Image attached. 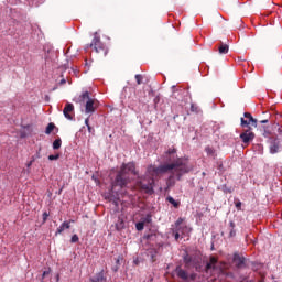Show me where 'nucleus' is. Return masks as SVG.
Listing matches in <instances>:
<instances>
[{"label":"nucleus","instance_id":"15","mask_svg":"<svg viewBox=\"0 0 282 282\" xmlns=\"http://www.w3.org/2000/svg\"><path fill=\"white\" fill-rule=\"evenodd\" d=\"M228 44H221L219 47H218V52L219 54H228Z\"/></svg>","mask_w":282,"mask_h":282},{"label":"nucleus","instance_id":"3","mask_svg":"<svg viewBox=\"0 0 282 282\" xmlns=\"http://www.w3.org/2000/svg\"><path fill=\"white\" fill-rule=\"evenodd\" d=\"M268 144H269V151L272 155H274L275 153H281V151H282V138L272 135V137L269 138Z\"/></svg>","mask_w":282,"mask_h":282},{"label":"nucleus","instance_id":"33","mask_svg":"<svg viewBox=\"0 0 282 282\" xmlns=\"http://www.w3.org/2000/svg\"><path fill=\"white\" fill-rule=\"evenodd\" d=\"M43 217H44V221H45V219H47V217H50V215L47 213H44Z\"/></svg>","mask_w":282,"mask_h":282},{"label":"nucleus","instance_id":"10","mask_svg":"<svg viewBox=\"0 0 282 282\" xmlns=\"http://www.w3.org/2000/svg\"><path fill=\"white\" fill-rule=\"evenodd\" d=\"M175 272H176V276H178V279H182V281H188V272H186L185 270H183L180 267L176 268Z\"/></svg>","mask_w":282,"mask_h":282},{"label":"nucleus","instance_id":"20","mask_svg":"<svg viewBox=\"0 0 282 282\" xmlns=\"http://www.w3.org/2000/svg\"><path fill=\"white\" fill-rule=\"evenodd\" d=\"M143 224H151L152 218H151V214H148L143 219H142Z\"/></svg>","mask_w":282,"mask_h":282},{"label":"nucleus","instance_id":"34","mask_svg":"<svg viewBox=\"0 0 282 282\" xmlns=\"http://www.w3.org/2000/svg\"><path fill=\"white\" fill-rule=\"evenodd\" d=\"M112 204H113L115 206H118V199H113V200H112Z\"/></svg>","mask_w":282,"mask_h":282},{"label":"nucleus","instance_id":"27","mask_svg":"<svg viewBox=\"0 0 282 282\" xmlns=\"http://www.w3.org/2000/svg\"><path fill=\"white\" fill-rule=\"evenodd\" d=\"M135 80L138 85H142V75H135Z\"/></svg>","mask_w":282,"mask_h":282},{"label":"nucleus","instance_id":"25","mask_svg":"<svg viewBox=\"0 0 282 282\" xmlns=\"http://www.w3.org/2000/svg\"><path fill=\"white\" fill-rule=\"evenodd\" d=\"M253 270H261V268H263V264H261V263H253Z\"/></svg>","mask_w":282,"mask_h":282},{"label":"nucleus","instance_id":"6","mask_svg":"<svg viewBox=\"0 0 282 282\" xmlns=\"http://www.w3.org/2000/svg\"><path fill=\"white\" fill-rule=\"evenodd\" d=\"M183 221L184 220L182 218H178L176 220V226H177L176 231H178L181 236L184 237L185 235H188V232H191V228H188L187 226H182Z\"/></svg>","mask_w":282,"mask_h":282},{"label":"nucleus","instance_id":"23","mask_svg":"<svg viewBox=\"0 0 282 282\" xmlns=\"http://www.w3.org/2000/svg\"><path fill=\"white\" fill-rule=\"evenodd\" d=\"M122 228H124V221L119 220V223L117 224V230H122Z\"/></svg>","mask_w":282,"mask_h":282},{"label":"nucleus","instance_id":"21","mask_svg":"<svg viewBox=\"0 0 282 282\" xmlns=\"http://www.w3.org/2000/svg\"><path fill=\"white\" fill-rule=\"evenodd\" d=\"M137 230H144V221L137 223L135 225Z\"/></svg>","mask_w":282,"mask_h":282},{"label":"nucleus","instance_id":"28","mask_svg":"<svg viewBox=\"0 0 282 282\" xmlns=\"http://www.w3.org/2000/svg\"><path fill=\"white\" fill-rule=\"evenodd\" d=\"M70 241H72V243H77L78 235H73Z\"/></svg>","mask_w":282,"mask_h":282},{"label":"nucleus","instance_id":"40","mask_svg":"<svg viewBox=\"0 0 282 282\" xmlns=\"http://www.w3.org/2000/svg\"><path fill=\"white\" fill-rule=\"evenodd\" d=\"M68 224H74V220H69V223Z\"/></svg>","mask_w":282,"mask_h":282},{"label":"nucleus","instance_id":"19","mask_svg":"<svg viewBox=\"0 0 282 282\" xmlns=\"http://www.w3.org/2000/svg\"><path fill=\"white\" fill-rule=\"evenodd\" d=\"M62 144V141L61 139H56L54 142H53V149L57 150Z\"/></svg>","mask_w":282,"mask_h":282},{"label":"nucleus","instance_id":"30","mask_svg":"<svg viewBox=\"0 0 282 282\" xmlns=\"http://www.w3.org/2000/svg\"><path fill=\"white\" fill-rule=\"evenodd\" d=\"M188 279H191V281H195V279H197V274L192 273L191 275H188Z\"/></svg>","mask_w":282,"mask_h":282},{"label":"nucleus","instance_id":"7","mask_svg":"<svg viewBox=\"0 0 282 282\" xmlns=\"http://www.w3.org/2000/svg\"><path fill=\"white\" fill-rule=\"evenodd\" d=\"M72 113H74V104L67 102L63 110V115L67 120H73Z\"/></svg>","mask_w":282,"mask_h":282},{"label":"nucleus","instance_id":"4","mask_svg":"<svg viewBox=\"0 0 282 282\" xmlns=\"http://www.w3.org/2000/svg\"><path fill=\"white\" fill-rule=\"evenodd\" d=\"M245 118H241V127H248L251 124V127H257V119L252 118V115L249 112H245Z\"/></svg>","mask_w":282,"mask_h":282},{"label":"nucleus","instance_id":"16","mask_svg":"<svg viewBox=\"0 0 282 282\" xmlns=\"http://www.w3.org/2000/svg\"><path fill=\"white\" fill-rule=\"evenodd\" d=\"M167 202H169L170 204H172V206H174V208H178V207H180V202L173 199L172 196H169V197H167Z\"/></svg>","mask_w":282,"mask_h":282},{"label":"nucleus","instance_id":"37","mask_svg":"<svg viewBox=\"0 0 282 282\" xmlns=\"http://www.w3.org/2000/svg\"><path fill=\"white\" fill-rule=\"evenodd\" d=\"M28 169H30V166H32V161H30L28 164H26Z\"/></svg>","mask_w":282,"mask_h":282},{"label":"nucleus","instance_id":"2","mask_svg":"<svg viewBox=\"0 0 282 282\" xmlns=\"http://www.w3.org/2000/svg\"><path fill=\"white\" fill-rule=\"evenodd\" d=\"M129 173L132 175H139L138 171L135 170V163H127L122 164L120 171L118 172L115 181L111 183V193H116V187L124 188L127 184L131 183V178L129 177Z\"/></svg>","mask_w":282,"mask_h":282},{"label":"nucleus","instance_id":"36","mask_svg":"<svg viewBox=\"0 0 282 282\" xmlns=\"http://www.w3.org/2000/svg\"><path fill=\"white\" fill-rule=\"evenodd\" d=\"M230 237H235V230L231 229Z\"/></svg>","mask_w":282,"mask_h":282},{"label":"nucleus","instance_id":"35","mask_svg":"<svg viewBox=\"0 0 282 282\" xmlns=\"http://www.w3.org/2000/svg\"><path fill=\"white\" fill-rule=\"evenodd\" d=\"M65 83H66V80H65V79H62V80L59 82V85H65Z\"/></svg>","mask_w":282,"mask_h":282},{"label":"nucleus","instance_id":"9","mask_svg":"<svg viewBox=\"0 0 282 282\" xmlns=\"http://www.w3.org/2000/svg\"><path fill=\"white\" fill-rule=\"evenodd\" d=\"M96 102L94 101V99H88L86 101V107H85V111L86 113H94L96 111Z\"/></svg>","mask_w":282,"mask_h":282},{"label":"nucleus","instance_id":"41","mask_svg":"<svg viewBox=\"0 0 282 282\" xmlns=\"http://www.w3.org/2000/svg\"><path fill=\"white\" fill-rule=\"evenodd\" d=\"M185 261L188 262L189 261L188 258H185Z\"/></svg>","mask_w":282,"mask_h":282},{"label":"nucleus","instance_id":"31","mask_svg":"<svg viewBox=\"0 0 282 282\" xmlns=\"http://www.w3.org/2000/svg\"><path fill=\"white\" fill-rule=\"evenodd\" d=\"M47 274H50V271H44L42 274V279H45V276H47Z\"/></svg>","mask_w":282,"mask_h":282},{"label":"nucleus","instance_id":"18","mask_svg":"<svg viewBox=\"0 0 282 282\" xmlns=\"http://www.w3.org/2000/svg\"><path fill=\"white\" fill-rule=\"evenodd\" d=\"M82 102H85V100H91V98H89V91H85L80 96Z\"/></svg>","mask_w":282,"mask_h":282},{"label":"nucleus","instance_id":"24","mask_svg":"<svg viewBox=\"0 0 282 282\" xmlns=\"http://www.w3.org/2000/svg\"><path fill=\"white\" fill-rule=\"evenodd\" d=\"M182 237V234L177 231V229L174 231V239L177 241Z\"/></svg>","mask_w":282,"mask_h":282},{"label":"nucleus","instance_id":"39","mask_svg":"<svg viewBox=\"0 0 282 282\" xmlns=\"http://www.w3.org/2000/svg\"><path fill=\"white\" fill-rule=\"evenodd\" d=\"M230 227H231V228H235V223H230Z\"/></svg>","mask_w":282,"mask_h":282},{"label":"nucleus","instance_id":"8","mask_svg":"<svg viewBox=\"0 0 282 282\" xmlns=\"http://www.w3.org/2000/svg\"><path fill=\"white\" fill-rule=\"evenodd\" d=\"M234 263L238 268H243L246 265V258L239 256L238 253L234 254Z\"/></svg>","mask_w":282,"mask_h":282},{"label":"nucleus","instance_id":"38","mask_svg":"<svg viewBox=\"0 0 282 282\" xmlns=\"http://www.w3.org/2000/svg\"><path fill=\"white\" fill-rule=\"evenodd\" d=\"M260 122H261V124H267L268 120H262Z\"/></svg>","mask_w":282,"mask_h":282},{"label":"nucleus","instance_id":"26","mask_svg":"<svg viewBox=\"0 0 282 282\" xmlns=\"http://www.w3.org/2000/svg\"><path fill=\"white\" fill-rule=\"evenodd\" d=\"M58 158H61V155H58V154H51V155H48V160H51V161H54V160H58Z\"/></svg>","mask_w":282,"mask_h":282},{"label":"nucleus","instance_id":"29","mask_svg":"<svg viewBox=\"0 0 282 282\" xmlns=\"http://www.w3.org/2000/svg\"><path fill=\"white\" fill-rule=\"evenodd\" d=\"M85 124L88 128V131H91V126H89V118L85 120Z\"/></svg>","mask_w":282,"mask_h":282},{"label":"nucleus","instance_id":"13","mask_svg":"<svg viewBox=\"0 0 282 282\" xmlns=\"http://www.w3.org/2000/svg\"><path fill=\"white\" fill-rule=\"evenodd\" d=\"M215 265H217V258L210 257L209 262L206 265V270H215Z\"/></svg>","mask_w":282,"mask_h":282},{"label":"nucleus","instance_id":"14","mask_svg":"<svg viewBox=\"0 0 282 282\" xmlns=\"http://www.w3.org/2000/svg\"><path fill=\"white\" fill-rule=\"evenodd\" d=\"M91 282H105V275L102 274V272L97 273L95 276H93Z\"/></svg>","mask_w":282,"mask_h":282},{"label":"nucleus","instance_id":"12","mask_svg":"<svg viewBox=\"0 0 282 282\" xmlns=\"http://www.w3.org/2000/svg\"><path fill=\"white\" fill-rule=\"evenodd\" d=\"M70 225L68 221H64L56 230V235H61L65 230H69Z\"/></svg>","mask_w":282,"mask_h":282},{"label":"nucleus","instance_id":"5","mask_svg":"<svg viewBox=\"0 0 282 282\" xmlns=\"http://www.w3.org/2000/svg\"><path fill=\"white\" fill-rule=\"evenodd\" d=\"M240 139L245 144H250V142L254 140V132H251L250 130H246L240 134Z\"/></svg>","mask_w":282,"mask_h":282},{"label":"nucleus","instance_id":"1","mask_svg":"<svg viewBox=\"0 0 282 282\" xmlns=\"http://www.w3.org/2000/svg\"><path fill=\"white\" fill-rule=\"evenodd\" d=\"M177 150L175 148L169 149L164 155V163L155 167V165H150L147 169L145 176H138L137 185L141 191L145 193H153V185L155 184V178L160 177V175H164L170 173V177L167 178V186H175V177L176 180H182L183 175L186 173H191L193 171V166L188 162V159L177 158Z\"/></svg>","mask_w":282,"mask_h":282},{"label":"nucleus","instance_id":"32","mask_svg":"<svg viewBox=\"0 0 282 282\" xmlns=\"http://www.w3.org/2000/svg\"><path fill=\"white\" fill-rule=\"evenodd\" d=\"M236 208H238V210L241 208V202L236 203Z\"/></svg>","mask_w":282,"mask_h":282},{"label":"nucleus","instance_id":"22","mask_svg":"<svg viewBox=\"0 0 282 282\" xmlns=\"http://www.w3.org/2000/svg\"><path fill=\"white\" fill-rule=\"evenodd\" d=\"M205 151H206L207 155H215V150H213V148H210V147H207L205 149Z\"/></svg>","mask_w":282,"mask_h":282},{"label":"nucleus","instance_id":"17","mask_svg":"<svg viewBox=\"0 0 282 282\" xmlns=\"http://www.w3.org/2000/svg\"><path fill=\"white\" fill-rule=\"evenodd\" d=\"M54 128H55L54 123H48L45 130L46 135H50V133L54 131Z\"/></svg>","mask_w":282,"mask_h":282},{"label":"nucleus","instance_id":"11","mask_svg":"<svg viewBox=\"0 0 282 282\" xmlns=\"http://www.w3.org/2000/svg\"><path fill=\"white\" fill-rule=\"evenodd\" d=\"M91 47H94L95 52H100V50H102V43L100 42V37L95 36L93 39Z\"/></svg>","mask_w":282,"mask_h":282}]
</instances>
